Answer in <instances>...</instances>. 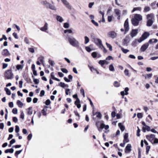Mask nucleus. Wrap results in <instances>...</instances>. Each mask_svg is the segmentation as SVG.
Returning <instances> with one entry per match:
<instances>
[{"mask_svg": "<svg viewBox=\"0 0 158 158\" xmlns=\"http://www.w3.org/2000/svg\"><path fill=\"white\" fill-rule=\"evenodd\" d=\"M130 39L129 37L127 36L123 40V44L124 45L127 46L128 44L130 42Z\"/></svg>", "mask_w": 158, "mask_h": 158, "instance_id": "obj_14", "label": "nucleus"}, {"mask_svg": "<svg viewBox=\"0 0 158 158\" xmlns=\"http://www.w3.org/2000/svg\"><path fill=\"white\" fill-rule=\"evenodd\" d=\"M63 26L65 28H68L69 27V24L67 23H64Z\"/></svg>", "mask_w": 158, "mask_h": 158, "instance_id": "obj_53", "label": "nucleus"}, {"mask_svg": "<svg viewBox=\"0 0 158 158\" xmlns=\"http://www.w3.org/2000/svg\"><path fill=\"white\" fill-rule=\"evenodd\" d=\"M33 81L35 84H38L39 82V81L38 79L34 78L33 79Z\"/></svg>", "mask_w": 158, "mask_h": 158, "instance_id": "obj_60", "label": "nucleus"}, {"mask_svg": "<svg viewBox=\"0 0 158 158\" xmlns=\"http://www.w3.org/2000/svg\"><path fill=\"white\" fill-rule=\"evenodd\" d=\"M151 10L150 7L149 6H145L143 10V12H146L149 11Z\"/></svg>", "mask_w": 158, "mask_h": 158, "instance_id": "obj_35", "label": "nucleus"}, {"mask_svg": "<svg viewBox=\"0 0 158 158\" xmlns=\"http://www.w3.org/2000/svg\"><path fill=\"white\" fill-rule=\"evenodd\" d=\"M99 48L103 50L104 53H106L107 52V50L103 45H102V46H100Z\"/></svg>", "mask_w": 158, "mask_h": 158, "instance_id": "obj_43", "label": "nucleus"}, {"mask_svg": "<svg viewBox=\"0 0 158 158\" xmlns=\"http://www.w3.org/2000/svg\"><path fill=\"white\" fill-rule=\"evenodd\" d=\"M68 40L70 44L72 46L77 48H79V43L73 37H69Z\"/></svg>", "mask_w": 158, "mask_h": 158, "instance_id": "obj_1", "label": "nucleus"}, {"mask_svg": "<svg viewBox=\"0 0 158 158\" xmlns=\"http://www.w3.org/2000/svg\"><path fill=\"white\" fill-rule=\"evenodd\" d=\"M133 18L139 22L142 20V16L141 15L135 14Z\"/></svg>", "mask_w": 158, "mask_h": 158, "instance_id": "obj_8", "label": "nucleus"}, {"mask_svg": "<svg viewBox=\"0 0 158 158\" xmlns=\"http://www.w3.org/2000/svg\"><path fill=\"white\" fill-rule=\"evenodd\" d=\"M43 4L47 8H48L50 3L46 1H43L42 2Z\"/></svg>", "mask_w": 158, "mask_h": 158, "instance_id": "obj_32", "label": "nucleus"}, {"mask_svg": "<svg viewBox=\"0 0 158 158\" xmlns=\"http://www.w3.org/2000/svg\"><path fill=\"white\" fill-rule=\"evenodd\" d=\"M146 130L148 131H149L151 130V128L150 127L148 126H146L145 127H143V131L144 132H146L145 130Z\"/></svg>", "mask_w": 158, "mask_h": 158, "instance_id": "obj_26", "label": "nucleus"}, {"mask_svg": "<svg viewBox=\"0 0 158 158\" xmlns=\"http://www.w3.org/2000/svg\"><path fill=\"white\" fill-rule=\"evenodd\" d=\"M61 70L63 73H67L68 72L67 70L65 68H61Z\"/></svg>", "mask_w": 158, "mask_h": 158, "instance_id": "obj_57", "label": "nucleus"}, {"mask_svg": "<svg viewBox=\"0 0 158 158\" xmlns=\"http://www.w3.org/2000/svg\"><path fill=\"white\" fill-rule=\"evenodd\" d=\"M106 45L107 46V47L109 48V50L110 51H112V46L109 44L108 43H106Z\"/></svg>", "mask_w": 158, "mask_h": 158, "instance_id": "obj_40", "label": "nucleus"}, {"mask_svg": "<svg viewBox=\"0 0 158 158\" xmlns=\"http://www.w3.org/2000/svg\"><path fill=\"white\" fill-rule=\"evenodd\" d=\"M44 103H45L46 105L48 106L50 105L51 103L50 100L49 99H48Z\"/></svg>", "mask_w": 158, "mask_h": 158, "instance_id": "obj_55", "label": "nucleus"}, {"mask_svg": "<svg viewBox=\"0 0 158 158\" xmlns=\"http://www.w3.org/2000/svg\"><path fill=\"white\" fill-rule=\"evenodd\" d=\"M19 131V127L18 125H16L15 127V131L16 133H18Z\"/></svg>", "mask_w": 158, "mask_h": 158, "instance_id": "obj_51", "label": "nucleus"}, {"mask_svg": "<svg viewBox=\"0 0 158 158\" xmlns=\"http://www.w3.org/2000/svg\"><path fill=\"white\" fill-rule=\"evenodd\" d=\"M129 89L128 87H126L124 89V91H122L120 92L121 95L122 96V98H124V96L125 95H127L129 93L128 91H129Z\"/></svg>", "mask_w": 158, "mask_h": 158, "instance_id": "obj_10", "label": "nucleus"}, {"mask_svg": "<svg viewBox=\"0 0 158 158\" xmlns=\"http://www.w3.org/2000/svg\"><path fill=\"white\" fill-rule=\"evenodd\" d=\"M13 113L14 114H16L18 113V110L16 108H14L12 110Z\"/></svg>", "mask_w": 158, "mask_h": 158, "instance_id": "obj_54", "label": "nucleus"}, {"mask_svg": "<svg viewBox=\"0 0 158 158\" xmlns=\"http://www.w3.org/2000/svg\"><path fill=\"white\" fill-rule=\"evenodd\" d=\"M108 35L109 37L114 39L116 37L117 33L114 31H111L108 33Z\"/></svg>", "mask_w": 158, "mask_h": 158, "instance_id": "obj_9", "label": "nucleus"}, {"mask_svg": "<svg viewBox=\"0 0 158 158\" xmlns=\"http://www.w3.org/2000/svg\"><path fill=\"white\" fill-rule=\"evenodd\" d=\"M131 144H127L125 148V152L126 153H129L131 150Z\"/></svg>", "mask_w": 158, "mask_h": 158, "instance_id": "obj_11", "label": "nucleus"}, {"mask_svg": "<svg viewBox=\"0 0 158 158\" xmlns=\"http://www.w3.org/2000/svg\"><path fill=\"white\" fill-rule=\"evenodd\" d=\"M158 42V40L156 39H150L148 42V43L150 44H151L152 43H156Z\"/></svg>", "mask_w": 158, "mask_h": 158, "instance_id": "obj_22", "label": "nucleus"}, {"mask_svg": "<svg viewBox=\"0 0 158 158\" xmlns=\"http://www.w3.org/2000/svg\"><path fill=\"white\" fill-rule=\"evenodd\" d=\"M153 143H158V139L155 138L154 139L153 141Z\"/></svg>", "mask_w": 158, "mask_h": 158, "instance_id": "obj_64", "label": "nucleus"}, {"mask_svg": "<svg viewBox=\"0 0 158 158\" xmlns=\"http://www.w3.org/2000/svg\"><path fill=\"white\" fill-rule=\"evenodd\" d=\"M124 73L126 76L129 77V71L127 69H125L124 70Z\"/></svg>", "mask_w": 158, "mask_h": 158, "instance_id": "obj_61", "label": "nucleus"}, {"mask_svg": "<svg viewBox=\"0 0 158 158\" xmlns=\"http://www.w3.org/2000/svg\"><path fill=\"white\" fill-rule=\"evenodd\" d=\"M97 115L96 117L98 118L99 119H101L102 117V115L101 113L99 112H97L95 113V114L94 115Z\"/></svg>", "mask_w": 158, "mask_h": 158, "instance_id": "obj_25", "label": "nucleus"}, {"mask_svg": "<svg viewBox=\"0 0 158 158\" xmlns=\"http://www.w3.org/2000/svg\"><path fill=\"white\" fill-rule=\"evenodd\" d=\"M109 69L111 71H114V69L113 64H111L109 65Z\"/></svg>", "mask_w": 158, "mask_h": 158, "instance_id": "obj_41", "label": "nucleus"}, {"mask_svg": "<svg viewBox=\"0 0 158 158\" xmlns=\"http://www.w3.org/2000/svg\"><path fill=\"white\" fill-rule=\"evenodd\" d=\"M1 53L2 56L6 57L9 56L11 55L7 49H3Z\"/></svg>", "mask_w": 158, "mask_h": 158, "instance_id": "obj_6", "label": "nucleus"}, {"mask_svg": "<svg viewBox=\"0 0 158 158\" xmlns=\"http://www.w3.org/2000/svg\"><path fill=\"white\" fill-rule=\"evenodd\" d=\"M81 93L82 94L83 96V97L84 98L85 97V92L84 89L81 88L80 89Z\"/></svg>", "mask_w": 158, "mask_h": 158, "instance_id": "obj_59", "label": "nucleus"}, {"mask_svg": "<svg viewBox=\"0 0 158 158\" xmlns=\"http://www.w3.org/2000/svg\"><path fill=\"white\" fill-rule=\"evenodd\" d=\"M48 24L47 23H46L44 26L40 28V30L44 31H45L48 29Z\"/></svg>", "mask_w": 158, "mask_h": 158, "instance_id": "obj_16", "label": "nucleus"}, {"mask_svg": "<svg viewBox=\"0 0 158 158\" xmlns=\"http://www.w3.org/2000/svg\"><path fill=\"white\" fill-rule=\"evenodd\" d=\"M121 50L124 53H126L129 51V50L125 49L122 47L121 48Z\"/></svg>", "mask_w": 158, "mask_h": 158, "instance_id": "obj_47", "label": "nucleus"}, {"mask_svg": "<svg viewBox=\"0 0 158 158\" xmlns=\"http://www.w3.org/2000/svg\"><path fill=\"white\" fill-rule=\"evenodd\" d=\"M73 97L74 98H75L76 99V101L75 102L74 104H76V103H80V101L79 98L77 97V94H75L73 96Z\"/></svg>", "mask_w": 158, "mask_h": 158, "instance_id": "obj_21", "label": "nucleus"}, {"mask_svg": "<svg viewBox=\"0 0 158 158\" xmlns=\"http://www.w3.org/2000/svg\"><path fill=\"white\" fill-rule=\"evenodd\" d=\"M152 76V73H150L146 75L145 76V78L146 79L147 78L150 79L151 78Z\"/></svg>", "mask_w": 158, "mask_h": 158, "instance_id": "obj_44", "label": "nucleus"}, {"mask_svg": "<svg viewBox=\"0 0 158 158\" xmlns=\"http://www.w3.org/2000/svg\"><path fill=\"white\" fill-rule=\"evenodd\" d=\"M5 78L7 79H12L14 78V74L11 69H8L5 71L4 74Z\"/></svg>", "mask_w": 158, "mask_h": 158, "instance_id": "obj_2", "label": "nucleus"}, {"mask_svg": "<svg viewBox=\"0 0 158 158\" xmlns=\"http://www.w3.org/2000/svg\"><path fill=\"white\" fill-rule=\"evenodd\" d=\"M137 116L139 118H141L143 117V114L142 113H138L137 114Z\"/></svg>", "mask_w": 158, "mask_h": 158, "instance_id": "obj_52", "label": "nucleus"}, {"mask_svg": "<svg viewBox=\"0 0 158 158\" xmlns=\"http://www.w3.org/2000/svg\"><path fill=\"white\" fill-rule=\"evenodd\" d=\"M63 3L69 9H71V7L69 5V3L66 0H61Z\"/></svg>", "mask_w": 158, "mask_h": 158, "instance_id": "obj_17", "label": "nucleus"}, {"mask_svg": "<svg viewBox=\"0 0 158 158\" xmlns=\"http://www.w3.org/2000/svg\"><path fill=\"white\" fill-rule=\"evenodd\" d=\"M106 62H107V61H106V60H101L99 61L98 63L101 65L102 67H103V65L106 64Z\"/></svg>", "mask_w": 158, "mask_h": 158, "instance_id": "obj_28", "label": "nucleus"}, {"mask_svg": "<svg viewBox=\"0 0 158 158\" xmlns=\"http://www.w3.org/2000/svg\"><path fill=\"white\" fill-rule=\"evenodd\" d=\"M48 7H49V8L50 9H52L53 10H56V8L53 5L51 4L50 3L48 6Z\"/></svg>", "mask_w": 158, "mask_h": 158, "instance_id": "obj_42", "label": "nucleus"}, {"mask_svg": "<svg viewBox=\"0 0 158 158\" xmlns=\"http://www.w3.org/2000/svg\"><path fill=\"white\" fill-rule=\"evenodd\" d=\"M23 67V65L18 64L16 66V68L17 69L19 70L20 69H22Z\"/></svg>", "mask_w": 158, "mask_h": 158, "instance_id": "obj_45", "label": "nucleus"}, {"mask_svg": "<svg viewBox=\"0 0 158 158\" xmlns=\"http://www.w3.org/2000/svg\"><path fill=\"white\" fill-rule=\"evenodd\" d=\"M85 39V44H87L89 42V39L88 37L86 36H85L84 37Z\"/></svg>", "mask_w": 158, "mask_h": 158, "instance_id": "obj_46", "label": "nucleus"}, {"mask_svg": "<svg viewBox=\"0 0 158 158\" xmlns=\"http://www.w3.org/2000/svg\"><path fill=\"white\" fill-rule=\"evenodd\" d=\"M137 43V39H135V40L133 41L131 44V45L134 47H135L136 46Z\"/></svg>", "mask_w": 158, "mask_h": 158, "instance_id": "obj_36", "label": "nucleus"}, {"mask_svg": "<svg viewBox=\"0 0 158 158\" xmlns=\"http://www.w3.org/2000/svg\"><path fill=\"white\" fill-rule=\"evenodd\" d=\"M91 55L94 58H95L97 57V54L96 52H93L92 53Z\"/></svg>", "mask_w": 158, "mask_h": 158, "instance_id": "obj_49", "label": "nucleus"}, {"mask_svg": "<svg viewBox=\"0 0 158 158\" xmlns=\"http://www.w3.org/2000/svg\"><path fill=\"white\" fill-rule=\"evenodd\" d=\"M148 19V20L147 22L146 25L148 27H150L152 25L153 23V20L152 19Z\"/></svg>", "mask_w": 158, "mask_h": 158, "instance_id": "obj_19", "label": "nucleus"}, {"mask_svg": "<svg viewBox=\"0 0 158 158\" xmlns=\"http://www.w3.org/2000/svg\"><path fill=\"white\" fill-rule=\"evenodd\" d=\"M44 57L43 56H41L39 57L38 58V60L40 61L42 64L44 66Z\"/></svg>", "mask_w": 158, "mask_h": 158, "instance_id": "obj_33", "label": "nucleus"}, {"mask_svg": "<svg viewBox=\"0 0 158 158\" xmlns=\"http://www.w3.org/2000/svg\"><path fill=\"white\" fill-rule=\"evenodd\" d=\"M22 151V150H19V151H16L15 154V156H16L17 155L19 154Z\"/></svg>", "mask_w": 158, "mask_h": 158, "instance_id": "obj_56", "label": "nucleus"}, {"mask_svg": "<svg viewBox=\"0 0 158 158\" xmlns=\"http://www.w3.org/2000/svg\"><path fill=\"white\" fill-rule=\"evenodd\" d=\"M4 90L6 92V94L7 95H10L11 94V93L10 91L7 88H5Z\"/></svg>", "mask_w": 158, "mask_h": 158, "instance_id": "obj_34", "label": "nucleus"}, {"mask_svg": "<svg viewBox=\"0 0 158 158\" xmlns=\"http://www.w3.org/2000/svg\"><path fill=\"white\" fill-rule=\"evenodd\" d=\"M141 8L140 7H134L132 11V13H133L134 11H135L136 10H137L140 11L141 10Z\"/></svg>", "mask_w": 158, "mask_h": 158, "instance_id": "obj_38", "label": "nucleus"}, {"mask_svg": "<svg viewBox=\"0 0 158 158\" xmlns=\"http://www.w3.org/2000/svg\"><path fill=\"white\" fill-rule=\"evenodd\" d=\"M149 33L147 32H145L141 36L144 40L147 38L149 36Z\"/></svg>", "mask_w": 158, "mask_h": 158, "instance_id": "obj_18", "label": "nucleus"}, {"mask_svg": "<svg viewBox=\"0 0 158 158\" xmlns=\"http://www.w3.org/2000/svg\"><path fill=\"white\" fill-rule=\"evenodd\" d=\"M28 111L27 112V114H28L31 115L32 114V107H30L28 108Z\"/></svg>", "mask_w": 158, "mask_h": 158, "instance_id": "obj_37", "label": "nucleus"}, {"mask_svg": "<svg viewBox=\"0 0 158 158\" xmlns=\"http://www.w3.org/2000/svg\"><path fill=\"white\" fill-rule=\"evenodd\" d=\"M94 41L96 44L98 46H102V41L101 40L98 38L94 39Z\"/></svg>", "mask_w": 158, "mask_h": 158, "instance_id": "obj_12", "label": "nucleus"}, {"mask_svg": "<svg viewBox=\"0 0 158 158\" xmlns=\"http://www.w3.org/2000/svg\"><path fill=\"white\" fill-rule=\"evenodd\" d=\"M56 19L57 21L59 22L60 23L64 21L63 18L59 15H57Z\"/></svg>", "mask_w": 158, "mask_h": 158, "instance_id": "obj_27", "label": "nucleus"}, {"mask_svg": "<svg viewBox=\"0 0 158 158\" xmlns=\"http://www.w3.org/2000/svg\"><path fill=\"white\" fill-rule=\"evenodd\" d=\"M138 33L137 29H132L130 32L131 36L133 38Z\"/></svg>", "mask_w": 158, "mask_h": 158, "instance_id": "obj_7", "label": "nucleus"}, {"mask_svg": "<svg viewBox=\"0 0 158 158\" xmlns=\"http://www.w3.org/2000/svg\"><path fill=\"white\" fill-rule=\"evenodd\" d=\"M118 126L120 128V130L122 131H123L125 130V127L123 125H122V124L121 123H118Z\"/></svg>", "mask_w": 158, "mask_h": 158, "instance_id": "obj_29", "label": "nucleus"}, {"mask_svg": "<svg viewBox=\"0 0 158 158\" xmlns=\"http://www.w3.org/2000/svg\"><path fill=\"white\" fill-rule=\"evenodd\" d=\"M154 15L152 13L148 14L147 15V19H154Z\"/></svg>", "mask_w": 158, "mask_h": 158, "instance_id": "obj_30", "label": "nucleus"}, {"mask_svg": "<svg viewBox=\"0 0 158 158\" xmlns=\"http://www.w3.org/2000/svg\"><path fill=\"white\" fill-rule=\"evenodd\" d=\"M24 41L27 44H29V40L28 39L27 37H25L24 39Z\"/></svg>", "mask_w": 158, "mask_h": 158, "instance_id": "obj_63", "label": "nucleus"}, {"mask_svg": "<svg viewBox=\"0 0 158 158\" xmlns=\"http://www.w3.org/2000/svg\"><path fill=\"white\" fill-rule=\"evenodd\" d=\"M65 84L64 83L60 82L59 83V85L62 88H64L65 87Z\"/></svg>", "mask_w": 158, "mask_h": 158, "instance_id": "obj_58", "label": "nucleus"}, {"mask_svg": "<svg viewBox=\"0 0 158 158\" xmlns=\"http://www.w3.org/2000/svg\"><path fill=\"white\" fill-rule=\"evenodd\" d=\"M155 135L154 134H151L150 135H147L146 136L147 139L150 141L152 143H153V141L155 139Z\"/></svg>", "mask_w": 158, "mask_h": 158, "instance_id": "obj_5", "label": "nucleus"}, {"mask_svg": "<svg viewBox=\"0 0 158 158\" xmlns=\"http://www.w3.org/2000/svg\"><path fill=\"white\" fill-rule=\"evenodd\" d=\"M91 22L96 26L98 27V23L97 22H95L94 20L92 19Z\"/></svg>", "mask_w": 158, "mask_h": 158, "instance_id": "obj_50", "label": "nucleus"}, {"mask_svg": "<svg viewBox=\"0 0 158 158\" xmlns=\"http://www.w3.org/2000/svg\"><path fill=\"white\" fill-rule=\"evenodd\" d=\"M114 86L117 87H119L120 85V84L116 81L114 82Z\"/></svg>", "mask_w": 158, "mask_h": 158, "instance_id": "obj_48", "label": "nucleus"}, {"mask_svg": "<svg viewBox=\"0 0 158 158\" xmlns=\"http://www.w3.org/2000/svg\"><path fill=\"white\" fill-rule=\"evenodd\" d=\"M124 26L125 28V33H126L128 31L129 29L128 19H127L125 21Z\"/></svg>", "mask_w": 158, "mask_h": 158, "instance_id": "obj_4", "label": "nucleus"}, {"mask_svg": "<svg viewBox=\"0 0 158 158\" xmlns=\"http://www.w3.org/2000/svg\"><path fill=\"white\" fill-rule=\"evenodd\" d=\"M51 76L52 78V79L53 80L56 81H60V80L59 79L56 78L55 77L54 75V73L53 72H52L51 74Z\"/></svg>", "mask_w": 158, "mask_h": 158, "instance_id": "obj_24", "label": "nucleus"}, {"mask_svg": "<svg viewBox=\"0 0 158 158\" xmlns=\"http://www.w3.org/2000/svg\"><path fill=\"white\" fill-rule=\"evenodd\" d=\"M115 13L117 15H120V11L117 9H115L114 10Z\"/></svg>", "mask_w": 158, "mask_h": 158, "instance_id": "obj_39", "label": "nucleus"}, {"mask_svg": "<svg viewBox=\"0 0 158 158\" xmlns=\"http://www.w3.org/2000/svg\"><path fill=\"white\" fill-rule=\"evenodd\" d=\"M47 107H48L47 106H45L44 107V109H43L41 111V112L43 115L45 116L46 115V111L47 110L46 108H47Z\"/></svg>", "mask_w": 158, "mask_h": 158, "instance_id": "obj_23", "label": "nucleus"}, {"mask_svg": "<svg viewBox=\"0 0 158 158\" xmlns=\"http://www.w3.org/2000/svg\"><path fill=\"white\" fill-rule=\"evenodd\" d=\"M128 133H125L124 135V140L125 142L126 143H128L129 142V140L128 139Z\"/></svg>", "mask_w": 158, "mask_h": 158, "instance_id": "obj_20", "label": "nucleus"}, {"mask_svg": "<svg viewBox=\"0 0 158 158\" xmlns=\"http://www.w3.org/2000/svg\"><path fill=\"white\" fill-rule=\"evenodd\" d=\"M17 104L18 106L20 108H22L23 105V103L19 100H18L17 101Z\"/></svg>", "mask_w": 158, "mask_h": 158, "instance_id": "obj_31", "label": "nucleus"}, {"mask_svg": "<svg viewBox=\"0 0 158 158\" xmlns=\"http://www.w3.org/2000/svg\"><path fill=\"white\" fill-rule=\"evenodd\" d=\"M67 32H68L69 33H72V31L71 29L65 30L64 31V33H65Z\"/></svg>", "mask_w": 158, "mask_h": 158, "instance_id": "obj_62", "label": "nucleus"}, {"mask_svg": "<svg viewBox=\"0 0 158 158\" xmlns=\"http://www.w3.org/2000/svg\"><path fill=\"white\" fill-rule=\"evenodd\" d=\"M131 21L132 23L133 26H136L139 25V21L136 20L133 18L131 19Z\"/></svg>", "mask_w": 158, "mask_h": 158, "instance_id": "obj_15", "label": "nucleus"}, {"mask_svg": "<svg viewBox=\"0 0 158 158\" xmlns=\"http://www.w3.org/2000/svg\"><path fill=\"white\" fill-rule=\"evenodd\" d=\"M103 122L102 121H98L96 122V126L99 131H100V129L103 128L105 126V124L103 123Z\"/></svg>", "mask_w": 158, "mask_h": 158, "instance_id": "obj_3", "label": "nucleus"}, {"mask_svg": "<svg viewBox=\"0 0 158 158\" xmlns=\"http://www.w3.org/2000/svg\"><path fill=\"white\" fill-rule=\"evenodd\" d=\"M149 44L148 43H146L143 44L141 47L140 50L141 52H144L148 48Z\"/></svg>", "mask_w": 158, "mask_h": 158, "instance_id": "obj_13", "label": "nucleus"}]
</instances>
